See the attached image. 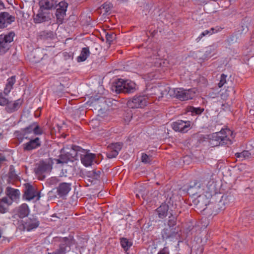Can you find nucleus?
Segmentation results:
<instances>
[{"mask_svg": "<svg viewBox=\"0 0 254 254\" xmlns=\"http://www.w3.org/2000/svg\"><path fill=\"white\" fill-rule=\"evenodd\" d=\"M188 193L192 196L198 195L197 201L200 206H206L209 199L215 193V185L213 181L208 182L205 186L201 181L195 180L190 183Z\"/></svg>", "mask_w": 254, "mask_h": 254, "instance_id": "1", "label": "nucleus"}, {"mask_svg": "<svg viewBox=\"0 0 254 254\" xmlns=\"http://www.w3.org/2000/svg\"><path fill=\"white\" fill-rule=\"evenodd\" d=\"M231 134L229 129H222L219 132L212 133L209 135V144L211 147L219 145H230L232 143V140L228 137Z\"/></svg>", "mask_w": 254, "mask_h": 254, "instance_id": "2", "label": "nucleus"}, {"mask_svg": "<svg viewBox=\"0 0 254 254\" xmlns=\"http://www.w3.org/2000/svg\"><path fill=\"white\" fill-rule=\"evenodd\" d=\"M170 91V88L166 85H158L152 87L147 91V94L150 100L152 101L154 99L159 100L164 96L168 95Z\"/></svg>", "mask_w": 254, "mask_h": 254, "instance_id": "3", "label": "nucleus"}, {"mask_svg": "<svg viewBox=\"0 0 254 254\" xmlns=\"http://www.w3.org/2000/svg\"><path fill=\"white\" fill-rule=\"evenodd\" d=\"M135 86L136 84L132 81L120 79L116 83V85L114 86L113 90H115L118 93L121 92L129 93L135 91Z\"/></svg>", "mask_w": 254, "mask_h": 254, "instance_id": "4", "label": "nucleus"}, {"mask_svg": "<svg viewBox=\"0 0 254 254\" xmlns=\"http://www.w3.org/2000/svg\"><path fill=\"white\" fill-rule=\"evenodd\" d=\"M73 150L76 151L75 157L80 156L81 163L86 167L90 166L94 161L95 155L93 153H90L83 150L81 147L75 146Z\"/></svg>", "mask_w": 254, "mask_h": 254, "instance_id": "5", "label": "nucleus"}, {"mask_svg": "<svg viewBox=\"0 0 254 254\" xmlns=\"http://www.w3.org/2000/svg\"><path fill=\"white\" fill-rule=\"evenodd\" d=\"M150 102L151 101L146 93L145 95L134 96L127 102V105L130 108H138L144 107Z\"/></svg>", "mask_w": 254, "mask_h": 254, "instance_id": "6", "label": "nucleus"}, {"mask_svg": "<svg viewBox=\"0 0 254 254\" xmlns=\"http://www.w3.org/2000/svg\"><path fill=\"white\" fill-rule=\"evenodd\" d=\"M173 95L182 101L188 100L193 98L195 92L194 89L185 90L182 88L173 89Z\"/></svg>", "mask_w": 254, "mask_h": 254, "instance_id": "7", "label": "nucleus"}, {"mask_svg": "<svg viewBox=\"0 0 254 254\" xmlns=\"http://www.w3.org/2000/svg\"><path fill=\"white\" fill-rule=\"evenodd\" d=\"M22 103L20 99L15 100L13 102L8 99L1 97V106H5V110L8 113H12L17 110Z\"/></svg>", "mask_w": 254, "mask_h": 254, "instance_id": "8", "label": "nucleus"}, {"mask_svg": "<svg viewBox=\"0 0 254 254\" xmlns=\"http://www.w3.org/2000/svg\"><path fill=\"white\" fill-rule=\"evenodd\" d=\"M192 125V123L190 121L178 120L173 123L171 126L175 131L185 133L191 128Z\"/></svg>", "mask_w": 254, "mask_h": 254, "instance_id": "9", "label": "nucleus"}, {"mask_svg": "<svg viewBox=\"0 0 254 254\" xmlns=\"http://www.w3.org/2000/svg\"><path fill=\"white\" fill-rule=\"evenodd\" d=\"M52 168V165L50 160L42 161L37 164L35 173L38 175H42L43 174L50 172Z\"/></svg>", "mask_w": 254, "mask_h": 254, "instance_id": "10", "label": "nucleus"}, {"mask_svg": "<svg viewBox=\"0 0 254 254\" xmlns=\"http://www.w3.org/2000/svg\"><path fill=\"white\" fill-rule=\"evenodd\" d=\"M24 196L25 199L28 201L32 200L37 201L39 200L41 197L40 192L37 191L34 187L29 185H28L26 188Z\"/></svg>", "mask_w": 254, "mask_h": 254, "instance_id": "11", "label": "nucleus"}, {"mask_svg": "<svg viewBox=\"0 0 254 254\" xmlns=\"http://www.w3.org/2000/svg\"><path fill=\"white\" fill-rule=\"evenodd\" d=\"M27 139L29 140V141L22 145L24 151H30L38 148L41 145L40 139L38 137L35 138L31 137Z\"/></svg>", "mask_w": 254, "mask_h": 254, "instance_id": "12", "label": "nucleus"}, {"mask_svg": "<svg viewBox=\"0 0 254 254\" xmlns=\"http://www.w3.org/2000/svg\"><path fill=\"white\" fill-rule=\"evenodd\" d=\"M179 229L166 227L161 232V236L164 240H170L172 241L178 234Z\"/></svg>", "mask_w": 254, "mask_h": 254, "instance_id": "13", "label": "nucleus"}, {"mask_svg": "<svg viewBox=\"0 0 254 254\" xmlns=\"http://www.w3.org/2000/svg\"><path fill=\"white\" fill-rule=\"evenodd\" d=\"M68 4L66 2L62 1L59 3V8L57 9L56 15L57 22L61 24L63 23L66 14Z\"/></svg>", "mask_w": 254, "mask_h": 254, "instance_id": "14", "label": "nucleus"}, {"mask_svg": "<svg viewBox=\"0 0 254 254\" xmlns=\"http://www.w3.org/2000/svg\"><path fill=\"white\" fill-rule=\"evenodd\" d=\"M15 34L13 32H10L5 35L2 41H1V54L5 53L9 49L8 43L13 40Z\"/></svg>", "mask_w": 254, "mask_h": 254, "instance_id": "15", "label": "nucleus"}, {"mask_svg": "<svg viewBox=\"0 0 254 254\" xmlns=\"http://www.w3.org/2000/svg\"><path fill=\"white\" fill-rule=\"evenodd\" d=\"M0 17L1 28L6 27L15 20L14 16L6 12H1Z\"/></svg>", "mask_w": 254, "mask_h": 254, "instance_id": "16", "label": "nucleus"}, {"mask_svg": "<svg viewBox=\"0 0 254 254\" xmlns=\"http://www.w3.org/2000/svg\"><path fill=\"white\" fill-rule=\"evenodd\" d=\"M39 225L38 219L34 216L28 218L24 224V228L27 231H30L37 228Z\"/></svg>", "mask_w": 254, "mask_h": 254, "instance_id": "17", "label": "nucleus"}, {"mask_svg": "<svg viewBox=\"0 0 254 254\" xmlns=\"http://www.w3.org/2000/svg\"><path fill=\"white\" fill-rule=\"evenodd\" d=\"M71 183L63 182L59 184L57 188V193L60 196H64L71 190Z\"/></svg>", "mask_w": 254, "mask_h": 254, "instance_id": "18", "label": "nucleus"}, {"mask_svg": "<svg viewBox=\"0 0 254 254\" xmlns=\"http://www.w3.org/2000/svg\"><path fill=\"white\" fill-rule=\"evenodd\" d=\"M6 198H9L11 200V202L16 200L19 198L20 196L19 190L17 189H14L10 187H7L5 190Z\"/></svg>", "mask_w": 254, "mask_h": 254, "instance_id": "19", "label": "nucleus"}, {"mask_svg": "<svg viewBox=\"0 0 254 254\" xmlns=\"http://www.w3.org/2000/svg\"><path fill=\"white\" fill-rule=\"evenodd\" d=\"M56 5L54 0H41L39 1L40 8L42 10H50L54 8Z\"/></svg>", "mask_w": 254, "mask_h": 254, "instance_id": "20", "label": "nucleus"}, {"mask_svg": "<svg viewBox=\"0 0 254 254\" xmlns=\"http://www.w3.org/2000/svg\"><path fill=\"white\" fill-rule=\"evenodd\" d=\"M48 20V17L43 10L39 8L38 13L34 17V21L35 23H40Z\"/></svg>", "mask_w": 254, "mask_h": 254, "instance_id": "21", "label": "nucleus"}, {"mask_svg": "<svg viewBox=\"0 0 254 254\" xmlns=\"http://www.w3.org/2000/svg\"><path fill=\"white\" fill-rule=\"evenodd\" d=\"M12 202L9 198L2 197L1 199V213H4L8 211L9 206Z\"/></svg>", "mask_w": 254, "mask_h": 254, "instance_id": "22", "label": "nucleus"}, {"mask_svg": "<svg viewBox=\"0 0 254 254\" xmlns=\"http://www.w3.org/2000/svg\"><path fill=\"white\" fill-rule=\"evenodd\" d=\"M29 213V209L26 203H23L18 207L17 210V214L21 218L26 217Z\"/></svg>", "mask_w": 254, "mask_h": 254, "instance_id": "23", "label": "nucleus"}, {"mask_svg": "<svg viewBox=\"0 0 254 254\" xmlns=\"http://www.w3.org/2000/svg\"><path fill=\"white\" fill-rule=\"evenodd\" d=\"M15 82V76H13L9 78L7 80V83L5 87L4 88L3 93L5 95H7L10 92L12 88L13 85Z\"/></svg>", "mask_w": 254, "mask_h": 254, "instance_id": "24", "label": "nucleus"}, {"mask_svg": "<svg viewBox=\"0 0 254 254\" xmlns=\"http://www.w3.org/2000/svg\"><path fill=\"white\" fill-rule=\"evenodd\" d=\"M90 54L88 47H85L82 49L80 55L77 57V61L78 62L85 61Z\"/></svg>", "mask_w": 254, "mask_h": 254, "instance_id": "25", "label": "nucleus"}, {"mask_svg": "<svg viewBox=\"0 0 254 254\" xmlns=\"http://www.w3.org/2000/svg\"><path fill=\"white\" fill-rule=\"evenodd\" d=\"M94 105L99 111H102L106 110L105 101L103 98H99L94 103Z\"/></svg>", "mask_w": 254, "mask_h": 254, "instance_id": "26", "label": "nucleus"}, {"mask_svg": "<svg viewBox=\"0 0 254 254\" xmlns=\"http://www.w3.org/2000/svg\"><path fill=\"white\" fill-rule=\"evenodd\" d=\"M235 156L240 161L249 159L251 157V153L248 150H244L241 152L236 153Z\"/></svg>", "mask_w": 254, "mask_h": 254, "instance_id": "27", "label": "nucleus"}, {"mask_svg": "<svg viewBox=\"0 0 254 254\" xmlns=\"http://www.w3.org/2000/svg\"><path fill=\"white\" fill-rule=\"evenodd\" d=\"M158 216L160 218H163L167 215L168 208L166 205H162L156 210Z\"/></svg>", "mask_w": 254, "mask_h": 254, "instance_id": "28", "label": "nucleus"}, {"mask_svg": "<svg viewBox=\"0 0 254 254\" xmlns=\"http://www.w3.org/2000/svg\"><path fill=\"white\" fill-rule=\"evenodd\" d=\"M32 127V125L31 124L22 130V135L23 138L30 139V138L32 137V136H30L31 133H33Z\"/></svg>", "mask_w": 254, "mask_h": 254, "instance_id": "29", "label": "nucleus"}, {"mask_svg": "<svg viewBox=\"0 0 254 254\" xmlns=\"http://www.w3.org/2000/svg\"><path fill=\"white\" fill-rule=\"evenodd\" d=\"M106 39V42L110 45L116 39V35L113 32H107Z\"/></svg>", "mask_w": 254, "mask_h": 254, "instance_id": "30", "label": "nucleus"}, {"mask_svg": "<svg viewBox=\"0 0 254 254\" xmlns=\"http://www.w3.org/2000/svg\"><path fill=\"white\" fill-rule=\"evenodd\" d=\"M33 134L35 135H41L43 133L41 128L36 123L32 124Z\"/></svg>", "mask_w": 254, "mask_h": 254, "instance_id": "31", "label": "nucleus"}, {"mask_svg": "<svg viewBox=\"0 0 254 254\" xmlns=\"http://www.w3.org/2000/svg\"><path fill=\"white\" fill-rule=\"evenodd\" d=\"M121 245L125 250H127L131 246V243H130L127 238H122L121 240Z\"/></svg>", "mask_w": 254, "mask_h": 254, "instance_id": "32", "label": "nucleus"}, {"mask_svg": "<svg viewBox=\"0 0 254 254\" xmlns=\"http://www.w3.org/2000/svg\"><path fill=\"white\" fill-rule=\"evenodd\" d=\"M204 111L203 108H195L193 107H190V108L189 111L190 112L192 115H196L201 114Z\"/></svg>", "mask_w": 254, "mask_h": 254, "instance_id": "33", "label": "nucleus"}, {"mask_svg": "<svg viewBox=\"0 0 254 254\" xmlns=\"http://www.w3.org/2000/svg\"><path fill=\"white\" fill-rule=\"evenodd\" d=\"M176 225V217L172 215L171 216H169L167 227H170L172 228H176L177 229H179L178 228H177V227L175 226Z\"/></svg>", "mask_w": 254, "mask_h": 254, "instance_id": "34", "label": "nucleus"}, {"mask_svg": "<svg viewBox=\"0 0 254 254\" xmlns=\"http://www.w3.org/2000/svg\"><path fill=\"white\" fill-rule=\"evenodd\" d=\"M122 147V144L120 142H116L113 143L110 146V149H113L114 151H117L118 153L121 150Z\"/></svg>", "mask_w": 254, "mask_h": 254, "instance_id": "35", "label": "nucleus"}, {"mask_svg": "<svg viewBox=\"0 0 254 254\" xmlns=\"http://www.w3.org/2000/svg\"><path fill=\"white\" fill-rule=\"evenodd\" d=\"M227 76L225 74H222L220 76V79L219 82L218 84V86L219 88L222 87L227 82L226 78Z\"/></svg>", "mask_w": 254, "mask_h": 254, "instance_id": "36", "label": "nucleus"}, {"mask_svg": "<svg viewBox=\"0 0 254 254\" xmlns=\"http://www.w3.org/2000/svg\"><path fill=\"white\" fill-rule=\"evenodd\" d=\"M66 247H61L59 249L52 253H49L48 254H65Z\"/></svg>", "mask_w": 254, "mask_h": 254, "instance_id": "37", "label": "nucleus"}, {"mask_svg": "<svg viewBox=\"0 0 254 254\" xmlns=\"http://www.w3.org/2000/svg\"><path fill=\"white\" fill-rule=\"evenodd\" d=\"M141 161L144 163H149L151 161V157L146 154L143 153L141 156Z\"/></svg>", "mask_w": 254, "mask_h": 254, "instance_id": "38", "label": "nucleus"}, {"mask_svg": "<svg viewBox=\"0 0 254 254\" xmlns=\"http://www.w3.org/2000/svg\"><path fill=\"white\" fill-rule=\"evenodd\" d=\"M110 150H111L109 151L107 154V157L109 158H113L117 157L119 154L118 152L117 151H114L113 149Z\"/></svg>", "mask_w": 254, "mask_h": 254, "instance_id": "39", "label": "nucleus"}, {"mask_svg": "<svg viewBox=\"0 0 254 254\" xmlns=\"http://www.w3.org/2000/svg\"><path fill=\"white\" fill-rule=\"evenodd\" d=\"M103 8L105 9L106 12H109L113 7L110 3L105 2L102 5Z\"/></svg>", "mask_w": 254, "mask_h": 254, "instance_id": "40", "label": "nucleus"}, {"mask_svg": "<svg viewBox=\"0 0 254 254\" xmlns=\"http://www.w3.org/2000/svg\"><path fill=\"white\" fill-rule=\"evenodd\" d=\"M222 29V28L220 26H216L215 27H212L209 30L211 34H213L214 33H217L218 32H219L221 31Z\"/></svg>", "mask_w": 254, "mask_h": 254, "instance_id": "41", "label": "nucleus"}, {"mask_svg": "<svg viewBox=\"0 0 254 254\" xmlns=\"http://www.w3.org/2000/svg\"><path fill=\"white\" fill-rule=\"evenodd\" d=\"M157 254H169V249L167 247H164Z\"/></svg>", "mask_w": 254, "mask_h": 254, "instance_id": "42", "label": "nucleus"}, {"mask_svg": "<svg viewBox=\"0 0 254 254\" xmlns=\"http://www.w3.org/2000/svg\"><path fill=\"white\" fill-rule=\"evenodd\" d=\"M211 33H210V30L209 29V30H206L205 31H204L203 32H202V35H204V36H210L211 35Z\"/></svg>", "mask_w": 254, "mask_h": 254, "instance_id": "43", "label": "nucleus"}, {"mask_svg": "<svg viewBox=\"0 0 254 254\" xmlns=\"http://www.w3.org/2000/svg\"><path fill=\"white\" fill-rule=\"evenodd\" d=\"M101 172L100 171H98V172H93V174H94V176L95 177L96 179H98L99 178V176Z\"/></svg>", "mask_w": 254, "mask_h": 254, "instance_id": "44", "label": "nucleus"}, {"mask_svg": "<svg viewBox=\"0 0 254 254\" xmlns=\"http://www.w3.org/2000/svg\"><path fill=\"white\" fill-rule=\"evenodd\" d=\"M141 196V197L142 198H143V199H144V194L142 192H139L138 193H136V197L139 198H140V196Z\"/></svg>", "mask_w": 254, "mask_h": 254, "instance_id": "45", "label": "nucleus"}, {"mask_svg": "<svg viewBox=\"0 0 254 254\" xmlns=\"http://www.w3.org/2000/svg\"><path fill=\"white\" fill-rule=\"evenodd\" d=\"M204 35H202V33L198 36V37L196 39V41L198 42L200 41V40L204 37Z\"/></svg>", "mask_w": 254, "mask_h": 254, "instance_id": "46", "label": "nucleus"}, {"mask_svg": "<svg viewBox=\"0 0 254 254\" xmlns=\"http://www.w3.org/2000/svg\"><path fill=\"white\" fill-rule=\"evenodd\" d=\"M153 59H157V57H158V55H157V53L156 51H153Z\"/></svg>", "mask_w": 254, "mask_h": 254, "instance_id": "47", "label": "nucleus"}, {"mask_svg": "<svg viewBox=\"0 0 254 254\" xmlns=\"http://www.w3.org/2000/svg\"><path fill=\"white\" fill-rule=\"evenodd\" d=\"M120 2H125L127 1L128 0H117Z\"/></svg>", "mask_w": 254, "mask_h": 254, "instance_id": "48", "label": "nucleus"}, {"mask_svg": "<svg viewBox=\"0 0 254 254\" xmlns=\"http://www.w3.org/2000/svg\"><path fill=\"white\" fill-rule=\"evenodd\" d=\"M60 177H61V179H59V181H62L64 180V179H63V177L62 176H61Z\"/></svg>", "mask_w": 254, "mask_h": 254, "instance_id": "49", "label": "nucleus"}, {"mask_svg": "<svg viewBox=\"0 0 254 254\" xmlns=\"http://www.w3.org/2000/svg\"><path fill=\"white\" fill-rule=\"evenodd\" d=\"M5 160L4 157L1 156V162Z\"/></svg>", "mask_w": 254, "mask_h": 254, "instance_id": "50", "label": "nucleus"}, {"mask_svg": "<svg viewBox=\"0 0 254 254\" xmlns=\"http://www.w3.org/2000/svg\"><path fill=\"white\" fill-rule=\"evenodd\" d=\"M0 5H1V7L3 6L4 7V5H3V3L2 2H1Z\"/></svg>", "mask_w": 254, "mask_h": 254, "instance_id": "51", "label": "nucleus"}, {"mask_svg": "<svg viewBox=\"0 0 254 254\" xmlns=\"http://www.w3.org/2000/svg\"><path fill=\"white\" fill-rule=\"evenodd\" d=\"M11 176L12 177H13V174H12Z\"/></svg>", "mask_w": 254, "mask_h": 254, "instance_id": "52", "label": "nucleus"}]
</instances>
